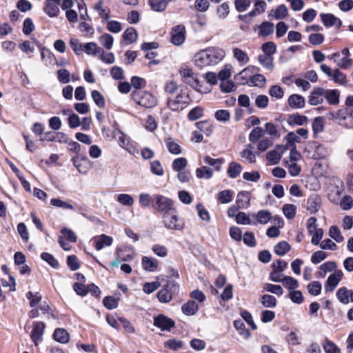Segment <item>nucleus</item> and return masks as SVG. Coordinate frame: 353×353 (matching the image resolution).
<instances>
[{"instance_id": "412c9836", "label": "nucleus", "mask_w": 353, "mask_h": 353, "mask_svg": "<svg viewBox=\"0 0 353 353\" xmlns=\"http://www.w3.org/2000/svg\"><path fill=\"white\" fill-rule=\"evenodd\" d=\"M250 194L247 191H241L238 193L236 204L241 209L248 208L250 206Z\"/></svg>"}, {"instance_id": "6e6d98bb", "label": "nucleus", "mask_w": 353, "mask_h": 353, "mask_svg": "<svg viewBox=\"0 0 353 353\" xmlns=\"http://www.w3.org/2000/svg\"><path fill=\"white\" fill-rule=\"evenodd\" d=\"M329 235L338 243H341L344 240V237L341 234L340 230L336 225H332L330 228Z\"/></svg>"}, {"instance_id": "20e7f679", "label": "nucleus", "mask_w": 353, "mask_h": 353, "mask_svg": "<svg viewBox=\"0 0 353 353\" xmlns=\"http://www.w3.org/2000/svg\"><path fill=\"white\" fill-rule=\"evenodd\" d=\"M163 222L165 227L169 230H183L185 223L183 219L177 216L176 210L163 214Z\"/></svg>"}, {"instance_id": "c03bdc74", "label": "nucleus", "mask_w": 353, "mask_h": 353, "mask_svg": "<svg viewBox=\"0 0 353 353\" xmlns=\"http://www.w3.org/2000/svg\"><path fill=\"white\" fill-rule=\"evenodd\" d=\"M323 348L325 353H341V350L337 345L327 338L325 339Z\"/></svg>"}, {"instance_id": "72a5a7b5", "label": "nucleus", "mask_w": 353, "mask_h": 353, "mask_svg": "<svg viewBox=\"0 0 353 353\" xmlns=\"http://www.w3.org/2000/svg\"><path fill=\"white\" fill-rule=\"evenodd\" d=\"M123 38L126 44H131L136 41L137 39V32L134 28H128L124 31Z\"/></svg>"}, {"instance_id": "49530a36", "label": "nucleus", "mask_w": 353, "mask_h": 353, "mask_svg": "<svg viewBox=\"0 0 353 353\" xmlns=\"http://www.w3.org/2000/svg\"><path fill=\"white\" fill-rule=\"evenodd\" d=\"M203 162L210 166L215 168L216 171H219L221 168V165L223 163V159H213L210 156H205L203 157Z\"/></svg>"}, {"instance_id": "680f3d73", "label": "nucleus", "mask_w": 353, "mask_h": 353, "mask_svg": "<svg viewBox=\"0 0 353 353\" xmlns=\"http://www.w3.org/2000/svg\"><path fill=\"white\" fill-rule=\"evenodd\" d=\"M164 345L165 347H168L170 350L177 351L183 348V342L176 339H170L165 342Z\"/></svg>"}, {"instance_id": "5fc2aeb1", "label": "nucleus", "mask_w": 353, "mask_h": 353, "mask_svg": "<svg viewBox=\"0 0 353 353\" xmlns=\"http://www.w3.org/2000/svg\"><path fill=\"white\" fill-rule=\"evenodd\" d=\"M308 292L313 296H317L320 294L321 292V283L319 281H312L307 286Z\"/></svg>"}, {"instance_id": "bb28decb", "label": "nucleus", "mask_w": 353, "mask_h": 353, "mask_svg": "<svg viewBox=\"0 0 353 353\" xmlns=\"http://www.w3.org/2000/svg\"><path fill=\"white\" fill-rule=\"evenodd\" d=\"M274 32V24L270 21H264L259 26V35L267 37Z\"/></svg>"}, {"instance_id": "e2e57ef3", "label": "nucleus", "mask_w": 353, "mask_h": 353, "mask_svg": "<svg viewBox=\"0 0 353 353\" xmlns=\"http://www.w3.org/2000/svg\"><path fill=\"white\" fill-rule=\"evenodd\" d=\"M215 119L221 122H227L230 120V113L227 110H219L214 113Z\"/></svg>"}, {"instance_id": "c756f323", "label": "nucleus", "mask_w": 353, "mask_h": 353, "mask_svg": "<svg viewBox=\"0 0 353 353\" xmlns=\"http://www.w3.org/2000/svg\"><path fill=\"white\" fill-rule=\"evenodd\" d=\"M307 122V117L300 114H291L289 116L288 123L290 125H303Z\"/></svg>"}, {"instance_id": "b1692460", "label": "nucleus", "mask_w": 353, "mask_h": 353, "mask_svg": "<svg viewBox=\"0 0 353 353\" xmlns=\"http://www.w3.org/2000/svg\"><path fill=\"white\" fill-rule=\"evenodd\" d=\"M103 0H99L94 6V9L98 12L99 17L102 19L103 22H106L110 18V10L105 7H103Z\"/></svg>"}, {"instance_id": "f03ea898", "label": "nucleus", "mask_w": 353, "mask_h": 353, "mask_svg": "<svg viewBox=\"0 0 353 353\" xmlns=\"http://www.w3.org/2000/svg\"><path fill=\"white\" fill-rule=\"evenodd\" d=\"M192 101L187 88L181 89L176 96L167 99V106L172 111H179L185 108Z\"/></svg>"}, {"instance_id": "58836bf2", "label": "nucleus", "mask_w": 353, "mask_h": 353, "mask_svg": "<svg viewBox=\"0 0 353 353\" xmlns=\"http://www.w3.org/2000/svg\"><path fill=\"white\" fill-rule=\"evenodd\" d=\"M183 82L191 86L196 91L199 92H202L201 85L200 83L199 80L198 79L196 74H195L194 73L189 78L185 79L184 81H183Z\"/></svg>"}, {"instance_id": "79ce46f5", "label": "nucleus", "mask_w": 353, "mask_h": 353, "mask_svg": "<svg viewBox=\"0 0 353 353\" xmlns=\"http://www.w3.org/2000/svg\"><path fill=\"white\" fill-rule=\"evenodd\" d=\"M218 201L223 204L228 203L232 201L233 192L230 190L221 191L218 194Z\"/></svg>"}, {"instance_id": "0e129e2a", "label": "nucleus", "mask_w": 353, "mask_h": 353, "mask_svg": "<svg viewBox=\"0 0 353 353\" xmlns=\"http://www.w3.org/2000/svg\"><path fill=\"white\" fill-rule=\"evenodd\" d=\"M150 171L157 176H163L164 174L163 168L159 161L155 160L150 163Z\"/></svg>"}, {"instance_id": "ddd939ff", "label": "nucleus", "mask_w": 353, "mask_h": 353, "mask_svg": "<svg viewBox=\"0 0 353 353\" xmlns=\"http://www.w3.org/2000/svg\"><path fill=\"white\" fill-rule=\"evenodd\" d=\"M141 266L145 271L154 272L158 270L159 261L154 257L143 256L141 258Z\"/></svg>"}, {"instance_id": "e433bc0d", "label": "nucleus", "mask_w": 353, "mask_h": 353, "mask_svg": "<svg viewBox=\"0 0 353 353\" xmlns=\"http://www.w3.org/2000/svg\"><path fill=\"white\" fill-rule=\"evenodd\" d=\"M53 336L54 340L61 343H65L69 341V334L68 332L63 328L56 329Z\"/></svg>"}, {"instance_id": "774afa93", "label": "nucleus", "mask_w": 353, "mask_h": 353, "mask_svg": "<svg viewBox=\"0 0 353 353\" xmlns=\"http://www.w3.org/2000/svg\"><path fill=\"white\" fill-rule=\"evenodd\" d=\"M41 258L47 262L51 267L54 268H57L59 267V262L52 254L48 252H43L41 254Z\"/></svg>"}, {"instance_id": "09e8293b", "label": "nucleus", "mask_w": 353, "mask_h": 353, "mask_svg": "<svg viewBox=\"0 0 353 353\" xmlns=\"http://www.w3.org/2000/svg\"><path fill=\"white\" fill-rule=\"evenodd\" d=\"M188 165V161L184 157L175 159L172 163V169L176 172L183 170Z\"/></svg>"}, {"instance_id": "603ef678", "label": "nucleus", "mask_w": 353, "mask_h": 353, "mask_svg": "<svg viewBox=\"0 0 353 353\" xmlns=\"http://www.w3.org/2000/svg\"><path fill=\"white\" fill-rule=\"evenodd\" d=\"M332 77L336 83L343 85H345L347 83V81L345 74H343L342 72H341L338 69H336L333 72V74H332Z\"/></svg>"}, {"instance_id": "bf43d9fd", "label": "nucleus", "mask_w": 353, "mask_h": 353, "mask_svg": "<svg viewBox=\"0 0 353 353\" xmlns=\"http://www.w3.org/2000/svg\"><path fill=\"white\" fill-rule=\"evenodd\" d=\"M152 10L156 12H163L166 9V2L164 0H149Z\"/></svg>"}, {"instance_id": "f8f14e48", "label": "nucleus", "mask_w": 353, "mask_h": 353, "mask_svg": "<svg viewBox=\"0 0 353 353\" xmlns=\"http://www.w3.org/2000/svg\"><path fill=\"white\" fill-rule=\"evenodd\" d=\"M336 297L339 303L347 305L350 301L353 302V290L344 286L341 287L336 292Z\"/></svg>"}, {"instance_id": "6e6552de", "label": "nucleus", "mask_w": 353, "mask_h": 353, "mask_svg": "<svg viewBox=\"0 0 353 353\" xmlns=\"http://www.w3.org/2000/svg\"><path fill=\"white\" fill-rule=\"evenodd\" d=\"M343 273L340 270H336L334 273L331 274L324 285L325 293L332 292L337 287L341 279H343Z\"/></svg>"}, {"instance_id": "a18cd8bd", "label": "nucleus", "mask_w": 353, "mask_h": 353, "mask_svg": "<svg viewBox=\"0 0 353 353\" xmlns=\"http://www.w3.org/2000/svg\"><path fill=\"white\" fill-rule=\"evenodd\" d=\"M258 60L266 69L270 70L273 69V59L271 56H269V54H260L258 57Z\"/></svg>"}, {"instance_id": "13d9d810", "label": "nucleus", "mask_w": 353, "mask_h": 353, "mask_svg": "<svg viewBox=\"0 0 353 353\" xmlns=\"http://www.w3.org/2000/svg\"><path fill=\"white\" fill-rule=\"evenodd\" d=\"M283 212L288 219H292L296 215V206L293 204H285L283 207Z\"/></svg>"}, {"instance_id": "a878e982", "label": "nucleus", "mask_w": 353, "mask_h": 353, "mask_svg": "<svg viewBox=\"0 0 353 353\" xmlns=\"http://www.w3.org/2000/svg\"><path fill=\"white\" fill-rule=\"evenodd\" d=\"M348 114L347 110L346 109H340L336 112H330L327 114V118L330 120L338 121V123H341L343 121H345Z\"/></svg>"}, {"instance_id": "39448f33", "label": "nucleus", "mask_w": 353, "mask_h": 353, "mask_svg": "<svg viewBox=\"0 0 353 353\" xmlns=\"http://www.w3.org/2000/svg\"><path fill=\"white\" fill-rule=\"evenodd\" d=\"M179 290V286L176 281H168L165 288L157 293V298L161 303H168L172 299V296L178 293Z\"/></svg>"}, {"instance_id": "aec40b11", "label": "nucleus", "mask_w": 353, "mask_h": 353, "mask_svg": "<svg viewBox=\"0 0 353 353\" xmlns=\"http://www.w3.org/2000/svg\"><path fill=\"white\" fill-rule=\"evenodd\" d=\"M288 15V8L284 4H281L277 6L274 10H272L268 14V17L271 19L281 20L285 19Z\"/></svg>"}, {"instance_id": "0eeeda50", "label": "nucleus", "mask_w": 353, "mask_h": 353, "mask_svg": "<svg viewBox=\"0 0 353 353\" xmlns=\"http://www.w3.org/2000/svg\"><path fill=\"white\" fill-rule=\"evenodd\" d=\"M153 325L161 331L170 332L175 326V322L168 316L159 314L154 317Z\"/></svg>"}, {"instance_id": "a211bd4d", "label": "nucleus", "mask_w": 353, "mask_h": 353, "mask_svg": "<svg viewBox=\"0 0 353 353\" xmlns=\"http://www.w3.org/2000/svg\"><path fill=\"white\" fill-rule=\"evenodd\" d=\"M307 210L310 211L311 214H314L319 211L321 205V199L317 194H311L307 202Z\"/></svg>"}, {"instance_id": "423d86ee", "label": "nucleus", "mask_w": 353, "mask_h": 353, "mask_svg": "<svg viewBox=\"0 0 353 353\" xmlns=\"http://www.w3.org/2000/svg\"><path fill=\"white\" fill-rule=\"evenodd\" d=\"M152 207L156 210L163 212V214L175 210L173 207L172 200L160 194L154 197Z\"/></svg>"}, {"instance_id": "f704fd0d", "label": "nucleus", "mask_w": 353, "mask_h": 353, "mask_svg": "<svg viewBox=\"0 0 353 353\" xmlns=\"http://www.w3.org/2000/svg\"><path fill=\"white\" fill-rule=\"evenodd\" d=\"M279 128L280 126L279 124H274L272 122H268L265 124V132L272 137H280L281 134L279 132Z\"/></svg>"}, {"instance_id": "052dcab7", "label": "nucleus", "mask_w": 353, "mask_h": 353, "mask_svg": "<svg viewBox=\"0 0 353 353\" xmlns=\"http://www.w3.org/2000/svg\"><path fill=\"white\" fill-rule=\"evenodd\" d=\"M26 298L30 300V307H34L40 302L42 296L39 292L32 293L30 291L26 293Z\"/></svg>"}, {"instance_id": "ea45409f", "label": "nucleus", "mask_w": 353, "mask_h": 353, "mask_svg": "<svg viewBox=\"0 0 353 353\" xmlns=\"http://www.w3.org/2000/svg\"><path fill=\"white\" fill-rule=\"evenodd\" d=\"M233 55L234 58L241 64L244 65L248 63L249 61V57L247 54V53L242 50L234 48L232 50Z\"/></svg>"}, {"instance_id": "69168bd1", "label": "nucleus", "mask_w": 353, "mask_h": 353, "mask_svg": "<svg viewBox=\"0 0 353 353\" xmlns=\"http://www.w3.org/2000/svg\"><path fill=\"white\" fill-rule=\"evenodd\" d=\"M253 0H235V9L239 12L245 11L251 5Z\"/></svg>"}, {"instance_id": "9d476101", "label": "nucleus", "mask_w": 353, "mask_h": 353, "mask_svg": "<svg viewBox=\"0 0 353 353\" xmlns=\"http://www.w3.org/2000/svg\"><path fill=\"white\" fill-rule=\"evenodd\" d=\"M73 164L78 171L85 174L90 169V161L87 157L77 155L72 159Z\"/></svg>"}, {"instance_id": "a19ab883", "label": "nucleus", "mask_w": 353, "mask_h": 353, "mask_svg": "<svg viewBox=\"0 0 353 353\" xmlns=\"http://www.w3.org/2000/svg\"><path fill=\"white\" fill-rule=\"evenodd\" d=\"M261 303L265 307L274 308L276 305L277 301L272 295L264 294L261 297Z\"/></svg>"}, {"instance_id": "f3484780", "label": "nucleus", "mask_w": 353, "mask_h": 353, "mask_svg": "<svg viewBox=\"0 0 353 353\" xmlns=\"http://www.w3.org/2000/svg\"><path fill=\"white\" fill-rule=\"evenodd\" d=\"M61 0H46L44 12L50 17H57L59 13V6Z\"/></svg>"}, {"instance_id": "5701e85b", "label": "nucleus", "mask_w": 353, "mask_h": 353, "mask_svg": "<svg viewBox=\"0 0 353 353\" xmlns=\"http://www.w3.org/2000/svg\"><path fill=\"white\" fill-rule=\"evenodd\" d=\"M168 152L172 154L178 155L182 152L181 147L170 137L164 139Z\"/></svg>"}, {"instance_id": "864d4df0", "label": "nucleus", "mask_w": 353, "mask_h": 353, "mask_svg": "<svg viewBox=\"0 0 353 353\" xmlns=\"http://www.w3.org/2000/svg\"><path fill=\"white\" fill-rule=\"evenodd\" d=\"M263 290L266 292L273 293L277 296H281L283 293V288L281 285L272 283H265L263 285Z\"/></svg>"}, {"instance_id": "1a4fd4ad", "label": "nucleus", "mask_w": 353, "mask_h": 353, "mask_svg": "<svg viewBox=\"0 0 353 353\" xmlns=\"http://www.w3.org/2000/svg\"><path fill=\"white\" fill-rule=\"evenodd\" d=\"M185 39V28L183 25L180 24L172 28L171 31L170 41L175 46H180Z\"/></svg>"}, {"instance_id": "2f4dec72", "label": "nucleus", "mask_w": 353, "mask_h": 353, "mask_svg": "<svg viewBox=\"0 0 353 353\" xmlns=\"http://www.w3.org/2000/svg\"><path fill=\"white\" fill-rule=\"evenodd\" d=\"M256 219V221L261 224L268 223L272 219L271 213L266 210H261L256 214H252Z\"/></svg>"}, {"instance_id": "3c124183", "label": "nucleus", "mask_w": 353, "mask_h": 353, "mask_svg": "<svg viewBox=\"0 0 353 353\" xmlns=\"http://www.w3.org/2000/svg\"><path fill=\"white\" fill-rule=\"evenodd\" d=\"M114 38L112 35L105 33L99 37L100 43L107 50H110L112 47Z\"/></svg>"}, {"instance_id": "4468645a", "label": "nucleus", "mask_w": 353, "mask_h": 353, "mask_svg": "<svg viewBox=\"0 0 353 353\" xmlns=\"http://www.w3.org/2000/svg\"><path fill=\"white\" fill-rule=\"evenodd\" d=\"M325 90L323 88L315 87L308 97V103L311 105H317L323 101Z\"/></svg>"}, {"instance_id": "f257e3e1", "label": "nucleus", "mask_w": 353, "mask_h": 353, "mask_svg": "<svg viewBox=\"0 0 353 353\" xmlns=\"http://www.w3.org/2000/svg\"><path fill=\"white\" fill-rule=\"evenodd\" d=\"M225 57L223 49L211 47L201 50L194 56L195 65L202 68L208 65H214L219 63Z\"/></svg>"}, {"instance_id": "7c9ffc66", "label": "nucleus", "mask_w": 353, "mask_h": 353, "mask_svg": "<svg viewBox=\"0 0 353 353\" xmlns=\"http://www.w3.org/2000/svg\"><path fill=\"white\" fill-rule=\"evenodd\" d=\"M243 168L240 163L232 161L228 165L227 173L230 178L235 179L240 174Z\"/></svg>"}, {"instance_id": "338daca9", "label": "nucleus", "mask_w": 353, "mask_h": 353, "mask_svg": "<svg viewBox=\"0 0 353 353\" xmlns=\"http://www.w3.org/2000/svg\"><path fill=\"white\" fill-rule=\"evenodd\" d=\"M91 97L94 101L95 104L99 108H103L105 105V99L103 96L97 90H93L91 92Z\"/></svg>"}, {"instance_id": "473e14b6", "label": "nucleus", "mask_w": 353, "mask_h": 353, "mask_svg": "<svg viewBox=\"0 0 353 353\" xmlns=\"http://www.w3.org/2000/svg\"><path fill=\"white\" fill-rule=\"evenodd\" d=\"M195 174L198 179H210L213 176V170L211 168L203 165L196 168Z\"/></svg>"}, {"instance_id": "37998d69", "label": "nucleus", "mask_w": 353, "mask_h": 353, "mask_svg": "<svg viewBox=\"0 0 353 353\" xmlns=\"http://www.w3.org/2000/svg\"><path fill=\"white\" fill-rule=\"evenodd\" d=\"M282 283L284 287L289 290H294L299 287L298 281L290 276H283Z\"/></svg>"}, {"instance_id": "8fccbe9b", "label": "nucleus", "mask_w": 353, "mask_h": 353, "mask_svg": "<svg viewBox=\"0 0 353 353\" xmlns=\"http://www.w3.org/2000/svg\"><path fill=\"white\" fill-rule=\"evenodd\" d=\"M253 146L248 144L246 148L241 152V157L247 159L250 163L256 161L255 153L252 151Z\"/></svg>"}, {"instance_id": "cd10ccee", "label": "nucleus", "mask_w": 353, "mask_h": 353, "mask_svg": "<svg viewBox=\"0 0 353 353\" xmlns=\"http://www.w3.org/2000/svg\"><path fill=\"white\" fill-rule=\"evenodd\" d=\"M267 7L265 1L263 0H256L254 2V9L249 12L248 14L250 17H254L265 12Z\"/></svg>"}, {"instance_id": "c85d7f7f", "label": "nucleus", "mask_w": 353, "mask_h": 353, "mask_svg": "<svg viewBox=\"0 0 353 353\" xmlns=\"http://www.w3.org/2000/svg\"><path fill=\"white\" fill-rule=\"evenodd\" d=\"M181 310L185 315L192 316L197 312L199 305L194 301H189L182 305Z\"/></svg>"}, {"instance_id": "7ed1b4c3", "label": "nucleus", "mask_w": 353, "mask_h": 353, "mask_svg": "<svg viewBox=\"0 0 353 353\" xmlns=\"http://www.w3.org/2000/svg\"><path fill=\"white\" fill-rule=\"evenodd\" d=\"M131 96L137 104L145 108H152L157 103L156 97L146 91H133Z\"/></svg>"}, {"instance_id": "de8ad7c7", "label": "nucleus", "mask_w": 353, "mask_h": 353, "mask_svg": "<svg viewBox=\"0 0 353 353\" xmlns=\"http://www.w3.org/2000/svg\"><path fill=\"white\" fill-rule=\"evenodd\" d=\"M265 134V131L261 127H255L252 130L249 134V141L255 143Z\"/></svg>"}, {"instance_id": "4d7b16f0", "label": "nucleus", "mask_w": 353, "mask_h": 353, "mask_svg": "<svg viewBox=\"0 0 353 353\" xmlns=\"http://www.w3.org/2000/svg\"><path fill=\"white\" fill-rule=\"evenodd\" d=\"M266 82L265 77L261 74H256L252 76L250 85L262 88L265 85Z\"/></svg>"}, {"instance_id": "4c0bfd02", "label": "nucleus", "mask_w": 353, "mask_h": 353, "mask_svg": "<svg viewBox=\"0 0 353 353\" xmlns=\"http://www.w3.org/2000/svg\"><path fill=\"white\" fill-rule=\"evenodd\" d=\"M290 248L291 247L290 244L288 242L283 241L274 245V251L276 255L283 256L290 250Z\"/></svg>"}, {"instance_id": "4be33fe9", "label": "nucleus", "mask_w": 353, "mask_h": 353, "mask_svg": "<svg viewBox=\"0 0 353 353\" xmlns=\"http://www.w3.org/2000/svg\"><path fill=\"white\" fill-rule=\"evenodd\" d=\"M288 104L292 108L301 109L305 106V100L301 95L293 94L288 98Z\"/></svg>"}, {"instance_id": "393cba45", "label": "nucleus", "mask_w": 353, "mask_h": 353, "mask_svg": "<svg viewBox=\"0 0 353 353\" xmlns=\"http://www.w3.org/2000/svg\"><path fill=\"white\" fill-rule=\"evenodd\" d=\"M325 98L330 105H337L339 103L340 92L338 90H327L325 91Z\"/></svg>"}, {"instance_id": "c9c22d12", "label": "nucleus", "mask_w": 353, "mask_h": 353, "mask_svg": "<svg viewBox=\"0 0 353 353\" xmlns=\"http://www.w3.org/2000/svg\"><path fill=\"white\" fill-rule=\"evenodd\" d=\"M83 47V51L89 55L95 56L103 52V49L94 42L86 43Z\"/></svg>"}, {"instance_id": "6ab92c4d", "label": "nucleus", "mask_w": 353, "mask_h": 353, "mask_svg": "<svg viewBox=\"0 0 353 353\" xmlns=\"http://www.w3.org/2000/svg\"><path fill=\"white\" fill-rule=\"evenodd\" d=\"M321 21L325 27H332L336 26V28H340L342 26L341 20L335 17L333 14L330 13H322L320 14Z\"/></svg>"}, {"instance_id": "9b49d317", "label": "nucleus", "mask_w": 353, "mask_h": 353, "mask_svg": "<svg viewBox=\"0 0 353 353\" xmlns=\"http://www.w3.org/2000/svg\"><path fill=\"white\" fill-rule=\"evenodd\" d=\"M46 325L42 321H36L33 323V329L30 334L32 341L35 345L42 340V336L44 332Z\"/></svg>"}, {"instance_id": "2eb2a0df", "label": "nucleus", "mask_w": 353, "mask_h": 353, "mask_svg": "<svg viewBox=\"0 0 353 353\" xmlns=\"http://www.w3.org/2000/svg\"><path fill=\"white\" fill-rule=\"evenodd\" d=\"M257 68L254 66H248L241 71L235 76V79L239 83L245 85L249 84L252 76V73Z\"/></svg>"}, {"instance_id": "dca6fc26", "label": "nucleus", "mask_w": 353, "mask_h": 353, "mask_svg": "<svg viewBox=\"0 0 353 353\" xmlns=\"http://www.w3.org/2000/svg\"><path fill=\"white\" fill-rule=\"evenodd\" d=\"M94 248L97 250H101L106 246L112 245L113 239L111 236L106 234H101L92 238Z\"/></svg>"}]
</instances>
